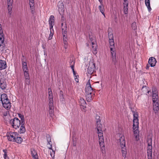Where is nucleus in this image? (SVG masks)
Masks as SVG:
<instances>
[{
	"label": "nucleus",
	"instance_id": "obj_11",
	"mask_svg": "<svg viewBox=\"0 0 159 159\" xmlns=\"http://www.w3.org/2000/svg\"><path fill=\"white\" fill-rule=\"evenodd\" d=\"M108 38L110 50H113L114 48V42L113 39V35L111 33H109Z\"/></svg>",
	"mask_w": 159,
	"mask_h": 159
},
{
	"label": "nucleus",
	"instance_id": "obj_5",
	"mask_svg": "<svg viewBox=\"0 0 159 159\" xmlns=\"http://www.w3.org/2000/svg\"><path fill=\"white\" fill-rule=\"evenodd\" d=\"M49 95V116L52 117L53 113V96L52 92L51 89H48Z\"/></svg>",
	"mask_w": 159,
	"mask_h": 159
},
{
	"label": "nucleus",
	"instance_id": "obj_27",
	"mask_svg": "<svg viewBox=\"0 0 159 159\" xmlns=\"http://www.w3.org/2000/svg\"><path fill=\"white\" fill-rule=\"evenodd\" d=\"M145 2L146 6L147 7L148 11H150L151 9L150 6V0H145Z\"/></svg>",
	"mask_w": 159,
	"mask_h": 159
},
{
	"label": "nucleus",
	"instance_id": "obj_15",
	"mask_svg": "<svg viewBox=\"0 0 159 159\" xmlns=\"http://www.w3.org/2000/svg\"><path fill=\"white\" fill-rule=\"evenodd\" d=\"M3 107L5 109L9 110L11 107V104L9 99L2 103Z\"/></svg>",
	"mask_w": 159,
	"mask_h": 159
},
{
	"label": "nucleus",
	"instance_id": "obj_28",
	"mask_svg": "<svg viewBox=\"0 0 159 159\" xmlns=\"http://www.w3.org/2000/svg\"><path fill=\"white\" fill-rule=\"evenodd\" d=\"M50 34L49 36L48 37V39L49 40H51L52 39L53 35L54 33V31L53 28H52V29L50 28Z\"/></svg>",
	"mask_w": 159,
	"mask_h": 159
},
{
	"label": "nucleus",
	"instance_id": "obj_42",
	"mask_svg": "<svg viewBox=\"0 0 159 159\" xmlns=\"http://www.w3.org/2000/svg\"><path fill=\"white\" fill-rule=\"evenodd\" d=\"M3 152H4V157H7V150H6L3 149Z\"/></svg>",
	"mask_w": 159,
	"mask_h": 159
},
{
	"label": "nucleus",
	"instance_id": "obj_3",
	"mask_svg": "<svg viewBox=\"0 0 159 159\" xmlns=\"http://www.w3.org/2000/svg\"><path fill=\"white\" fill-rule=\"evenodd\" d=\"M7 137L9 141L16 142L17 143H21L22 140L21 138L18 136V134L16 132H7Z\"/></svg>",
	"mask_w": 159,
	"mask_h": 159
},
{
	"label": "nucleus",
	"instance_id": "obj_43",
	"mask_svg": "<svg viewBox=\"0 0 159 159\" xmlns=\"http://www.w3.org/2000/svg\"><path fill=\"white\" fill-rule=\"evenodd\" d=\"M0 34H4L3 33V31L2 30L1 25L0 24Z\"/></svg>",
	"mask_w": 159,
	"mask_h": 159
},
{
	"label": "nucleus",
	"instance_id": "obj_25",
	"mask_svg": "<svg viewBox=\"0 0 159 159\" xmlns=\"http://www.w3.org/2000/svg\"><path fill=\"white\" fill-rule=\"evenodd\" d=\"M21 125L20 127V130L19 131V132L20 134L24 133L26 131L25 129L24 126V124L22 125L21 124Z\"/></svg>",
	"mask_w": 159,
	"mask_h": 159
},
{
	"label": "nucleus",
	"instance_id": "obj_34",
	"mask_svg": "<svg viewBox=\"0 0 159 159\" xmlns=\"http://www.w3.org/2000/svg\"><path fill=\"white\" fill-rule=\"evenodd\" d=\"M7 10L9 14H11V13L12 9V5H7Z\"/></svg>",
	"mask_w": 159,
	"mask_h": 159
},
{
	"label": "nucleus",
	"instance_id": "obj_30",
	"mask_svg": "<svg viewBox=\"0 0 159 159\" xmlns=\"http://www.w3.org/2000/svg\"><path fill=\"white\" fill-rule=\"evenodd\" d=\"M98 8L100 10V12L102 13L105 16V14L104 13V7L103 4H101L100 5L98 6Z\"/></svg>",
	"mask_w": 159,
	"mask_h": 159
},
{
	"label": "nucleus",
	"instance_id": "obj_53",
	"mask_svg": "<svg viewBox=\"0 0 159 159\" xmlns=\"http://www.w3.org/2000/svg\"><path fill=\"white\" fill-rule=\"evenodd\" d=\"M74 146H76V144H75V143L74 144Z\"/></svg>",
	"mask_w": 159,
	"mask_h": 159
},
{
	"label": "nucleus",
	"instance_id": "obj_18",
	"mask_svg": "<svg viewBox=\"0 0 159 159\" xmlns=\"http://www.w3.org/2000/svg\"><path fill=\"white\" fill-rule=\"evenodd\" d=\"M4 34H0V49H3L5 46L4 43Z\"/></svg>",
	"mask_w": 159,
	"mask_h": 159
},
{
	"label": "nucleus",
	"instance_id": "obj_17",
	"mask_svg": "<svg viewBox=\"0 0 159 159\" xmlns=\"http://www.w3.org/2000/svg\"><path fill=\"white\" fill-rule=\"evenodd\" d=\"M148 62L151 67H153L155 66L157 61L155 58L151 57L149 58Z\"/></svg>",
	"mask_w": 159,
	"mask_h": 159
},
{
	"label": "nucleus",
	"instance_id": "obj_6",
	"mask_svg": "<svg viewBox=\"0 0 159 159\" xmlns=\"http://www.w3.org/2000/svg\"><path fill=\"white\" fill-rule=\"evenodd\" d=\"M120 142L122 156L125 157L127 153L126 148L125 145V141L124 136L122 135H119V139H118Z\"/></svg>",
	"mask_w": 159,
	"mask_h": 159
},
{
	"label": "nucleus",
	"instance_id": "obj_24",
	"mask_svg": "<svg viewBox=\"0 0 159 159\" xmlns=\"http://www.w3.org/2000/svg\"><path fill=\"white\" fill-rule=\"evenodd\" d=\"M47 140L48 142L47 146L48 148L50 149H52V144L51 141V138L50 136L48 135L47 136Z\"/></svg>",
	"mask_w": 159,
	"mask_h": 159
},
{
	"label": "nucleus",
	"instance_id": "obj_7",
	"mask_svg": "<svg viewBox=\"0 0 159 159\" xmlns=\"http://www.w3.org/2000/svg\"><path fill=\"white\" fill-rule=\"evenodd\" d=\"M22 69L24 72L25 78V82L26 84H29L30 83V80L27 63L24 60H22Z\"/></svg>",
	"mask_w": 159,
	"mask_h": 159
},
{
	"label": "nucleus",
	"instance_id": "obj_55",
	"mask_svg": "<svg viewBox=\"0 0 159 159\" xmlns=\"http://www.w3.org/2000/svg\"><path fill=\"white\" fill-rule=\"evenodd\" d=\"M158 20H159V17H158Z\"/></svg>",
	"mask_w": 159,
	"mask_h": 159
},
{
	"label": "nucleus",
	"instance_id": "obj_21",
	"mask_svg": "<svg viewBox=\"0 0 159 159\" xmlns=\"http://www.w3.org/2000/svg\"><path fill=\"white\" fill-rule=\"evenodd\" d=\"M153 110H154V112L155 113H157L158 110L159 109V104L158 103V102H153Z\"/></svg>",
	"mask_w": 159,
	"mask_h": 159
},
{
	"label": "nucleus",
	"instance_id": "obj_29",
	"mask_svg": "<svg viewBox=\"0 0 159 159\" xmlns=\"http://www.w3.org/2000/svg\"><path fill=\"white\" fill-rule=\"evenodd\" d=\"M19 117L21 119L20 121L21 122V124L23 125L25 124V120L24 118V116L23 115L19 114H18Z\"/></svg>",
	"mask_w": 159,
	"mask_h": 159
},
{
	"label": "nucleus",
	"instance_id": "obj_31",
	"mask_svg": "<svg viewBox=\"0 0 159 159\" xmlns=\"http://www.w3.org/2000/svg\"><path fill=\"white\" fill-rule=\"evenodd\" d=\"M29 0V4L30 7L31 9H33V7L34 6V0Z\"/></svg>",
	"mask_w": 159,
	"mask_h": 159
},
{
	"label": "nucleus",
	"instance_id": "obj_19",
	"mask_svg": "<svg viewBox=\"0 0 159 159\" xmlns=\"http://www.w3.org/2000/svg\"><path fill=\"white\" fill-rule=\"evenodd\" d=\"M31 154L33 159H38L37 153L36 150L34 148L31 149Z\"/></svg>",
	"mask_w": 159,
	"mask_h": 159
},
{
	"label": "nucleus",
	"instance_id": "obj_32",
	"mask_svg": "<svg viewBox=\"0 0 159 159\" xmlns=\"http://www.w3.org/2000/svg\"><path fill=\"white\" fill-rule=\"evenodd\" d=\"M89 67H90L94 70L95 69V64L92 62H90L89 64Z\"/></svg>",
	"mask_w": 159,
	"mask_h": 159
},
{
	"label": "nucleus",
	"instance_id": "obj_16",
	"mask_svg": "<svg viewBox=\"0 0 159 159\" xmlns=\"http://www.w3.org/2000/svg\"><path fill=\"white\" fill-rule=\"evenodd\" d=\"M48 22L50 28H53V26L54 25V17L53 15H51L50 16Z\"/></svg>",
	"mask_w": 159,
	"mask_h": 159
},
{
	"label": "nucleus",
	"instance_id": "obj_8",
	"mask_svg": "<svg viewBox=\"0 0 159 159\" xmlns=\"http://www.w3.org/2000/svg\"><path fill=\"white\" fill-rule=\"evenodd\" d=\"M152 141L151 138L147 139V143L148 146L147 148L148 159H152Z\"/></svg>",
	"mask_w": 159,
	"mask_h": 159
},
{
	"label": "nucleus",
	"instance_id": "obj_47",
	"mask_svg": "<svg viewBox=\"0 0 159 159\" xmlns=\"http://www.w3.org/2000/svg\"><path fill=\"white\" fill-rule=\"evenodd\" d=\"M153 90H154V92H156V93H157V90H156V88H153V89H152V91Z\"/></svg>",
	"mask_w": 159,
	"mask_h": 159
},
{
	"label": "nucleus",
	"instance_id": "obj_33",
	"mask_svg": "<svg viewBox=\"0 0 159 159\" xmlns=\"http://www.w3.org/2000/svg\"><path fill=\"white\" fill-rule=\"evenodd\" d=\"M89 39L91 42V43L96 41L95 37L92 35L89 36Z\"/></svg>",
	"mask_w": 159,
	"mask_h": 159
},
{
	"label": "nucleus",
	"instance_id": "obj_37",
	"mask_svg": "<svg viewBox=\"0 0 159 159\" xmlns=\"http://www.w3.org/2000/svg\"><path fill=\"white\" fill-rule=\"evenodd\" d=\"M52 149V151L50 152V153H51L50 155H51V157L53 158H54V157H55V151H54L52 149Z\"/></svg>",
	"mask_w": 159,
	"mask_h": 159
},
{
	"label": "nucleus",
	"instance_id": "obj_39",
	"mask_svg": "<svg viewBox=\"0 0 159 159\" xmlns=\"http://www.w3.org/2000/svg\"><path fill=\"white\" fill-rule=\"evenodd\" d=\"M70 65H71L70 66V67L72 69V70H73V69H74V66L75 65V61H72L71 62H70Z\"/></svg>",
	"mask_w": 159,
	"mask_h": 159
},
{
	"label": "nucleus",
	"instance_id": "obj_4",
	"mask_svg": "<svg viewBox=\"0 0 159 159\" xmlns=\"http://www.w3.org/2000/svg\"><path fill=\"white\" fill-rule=\"evenodd\" d=\"M86 99L87 101L90 102L92 100L93 96L94 95L93 90L91 87L89 81L87 82L85 87Z\"/></svg>",
	"mask_w": 159,
	"mask_h": 159
},
{
	"label": "nucleus",
	"instance_id": "obj_52",
	"mask_svg": "<svg viewBox=\"0 0 159 159\" xmlns=\"http://www.w3.org/2000/svg\"><path fill=\"white\" fill-rule=\"evenodd\" d=\"M149 92H150V91L148 90V92H147V95H149Z\"/></svg>",
	"mask_w": 159,
	"mask_h": 159
},
{
	"label": "nucleus",
	"instance_id": "obj_22",
	"mask_svg": "<svg viewBox=\"0 0 159 159\" xmlns=\"http://www.w3.org/2000/svg\"><path fill=\"white\" fill-rule=\"evenodd\" d=\"M152 101L153 102H158V96L156 92H154L153 90V93L152 95Z\"/></svg>",
	"mask_w": 159,
	"mask_h": 159
},
{
	"label": "nucleus",
	"instance_id": "obj_2",
	"mask_svg": "<svg viewBox=\"0 0 159 159\" xmlns=\"http://www.w3.org/2000/svg\"><path fill=\"white\" fill-rule=\"evenodd\" d=\"M133 112L134 116L133 128L135 139L136 140L138 141L139 139V131L138 129L139 122L138 118L139 116L137 112L134 111Z\"/></svg>",
	"mask_w": 159,
	"mask_h": 159
},
{
	"label": "nucleus",
	"instance_id": "obj_35",
	"mask_svg": "<svg viewBox=\"0 0 159 159\" xmlns=\"http://www.w3.org/2000/svg\"><path fill=\"white\" fill-rule=\"evenodd\" d=\"M95 70L92 68H90V67H88L87 71L89 74H91L94 72Z\"/></svg>",
	"mask_w": 159,
	"mask_h": 159
},
{
	"label": "nucleus",
	"instance_id": "obj_12",
	"mask_svg": "<svg viewBox=\"0 0 159 159\" xmlns=\"http://www.w3.org/2000/svg\"><path fill=\"white\" fill-rule=\"evenodd\" d=\"M79 103L82 110L84 111H86V103L85 100L82 98H80L79 100Z\"/></svg>",
	"mask_w": 159,
	"mask_h": 159
},
{
	"label": "nucleus",
	"instance_id": "obj_45",
	"mask_svg": "<svg viewBox=\"0 0 159 159\" xmlns=\"http://www.w3.org/2000/svg\"><path fill=\"white\" fill-rule=\"evenodd\" d=\"M93 53L94 54H96L97 53V50H93Z\"/></svg>",
	"mask_w": 159,
	"mask_h": 159
},
{
	"label": "nucleus",
	"instance_id": "obj_38",
	"mask_svg": "<svg viewBox=\"0 0 159 159\" xmlns=\"http://www.w3.org/2000/svg\"><path fill=\"white\" fill-rule=\"evenodd\" d=\"M132 27L133 29L134 30L137 28L136 23L135 22H133L132 24Z\"/></svg>",
	"mask_w": 159,
	"mask_h": 159
},
{
	"label": "nucleus",
	"instance_id": "obj_23",
	"mask_svg": "<svg viewBox=\"0 0 159 159\" xmlns=\"http://www.w3.org/2000/svg\"><path fill=\"white\" fill-rule=\"evenodd\" d=\"M9 99L6 94L4 93L1 95V101L2 103L4 102V101Z\"/></svg>",
	"mask_w": 159,
	"mask_h": 159
},
{
	"label": "nucleus",
	"instance_id": "obj_13",
	"mask_svg": "<svg viewBox=\"0 0 159 159\" xmlns=\"http://www.w3.org/2000/svg\"><path fill=\"white\" fill-rule=\"evenodd\" d=\"M7 87L6 82L3 76L0 75V87L2 89H6Z\"/></svg>",
	"mask_w": 159,
	"mask_h": 159
},
{
	"label": "nucleus",
	"instance_id": "obj_46",
	"mask_svg": "<svg viewBox=\"0 0 159 159\" xmlns=\"http://www.w3.org/2000/svg\"><path fill=\"white\" fill-rule=\"evenodd\" d=\"M73 71V74H74V76H75L76 75V73L75 72V71L74 70V69H73V70H72Z\"/></svg>",
	"mask_w": 159,
	"mask_h": 159
},
{
	"label": "nucleus",
	"instance_id": "obj_54",
	"mask_svg": "<svg viewBox=\"0 0 159 159\" xmlns=\"http://www.w3.org/2000/svg\"><path fill=\"white\" fill-rule=\"evenodd\" d=\"M63 25V23H62V24H61V25Z\"/></svg>",
	"mask_w": 159,
	"mask_h": 159
},
{
	"label": "nucleus",
	"instance_id": "obj_44",
	"mask_svg": "<svg viewBox=\"0 0 159 159\" xmlns=\"http://www.w3.org/2000/svg\"><path fill=\"white\" fill-rule=\"evenodd\" d=\"M78 75H75V81H76L77 82H79V79H78Z\"/></svg>",
	"mask_w": 159,
	"mask_h": 159
},
{
	"label": "nucleus",
	"instance_id": "obj_51",
	"mask_svg": "<svg viewBox=\"0 0 159 159\" xmlns=\"http://www.w3.org/2000/svg\"><path fill=\"white\" fill-rule=\"evenodd\" d=\"M149 67V66H148L147 65V66H146V69H148Z\"/></svg>",
	"mask_w": 159,
	"mask_h": 159
},
{
	"label": "nucleus",
	"instance_id": "obj_48",
	"mask_svg": "<svg viewBox=\"0 0 159 159\" xmlns=\"http://www.w3.org/2000/svg\"><path fill=\"white\" fill-rule=\"evenodd\" d=\"M67 44H66V45L64 44V48H65V49H67Z\"/></svg>",
	"mask_w": 159,
	"mask_h": 159
},
{
	"label": "nucleus",
	"instance_id": "obj_14",
	"mask_svg": "<svg viewBox=\"0 0 159 159\" xmlns=\"http://www.w3.org/2000/svg\"><path fill=\"white\" fill-rule=\"evenodd\" d=\"M111 60L112 64L116 65L117 63V61L116 59V50H111Z\"/></svg>",
	"mask_w": 159,
	"mask_h": 159
},
{
	"label": "nucleus",
	"instance_id": "obj_50",
	"mask_svg": "<svg viewBox=\"0 0 159 159\" xmlns=\"http://www.w3.org/2000/svg\"><path fill=\"white\" fill-rule=\"evenodd\" d=\"M5 159H9L8 157H4Z\"/></svg>",
	"mask_w": 159,
	"mask_h": 159
},
{
	"label": "nucleus",
	"instance_id": "obj_10",
	"mask_svg": "<svg viewBox=\"0 0 159 159\" xmlns=\"http://www.w3.org/2000/svg\"><path fill=\"white\" fill-rule=\"evenodd\" d=\"M10 123L13 128L17 129L19 128L21 122L18 118H15L10 120Z\"/></svg>",
	"mask_w": 159,
	"mask_h": 159
},
{
	"label": "nucleus",
	"instance_id": "obj_20",
	"mask_svg": "<svg viewBox=\"0 0 159 159\" xmlns=\"http://www.w3.org/2000/svg\"><path fill=\"white\" fill-rule=\"evenodd\" d=\"M7 66V64L6 61L0 60V70L6 69Z\"/></svg>",
	"mask_w": 159,
	"mask_h": 159
},
{
	"label": "nucleus",
	"instance_id": "obj_41",
	"mask_svg": "<svg viewBox=\"0 0 159 159\" xmlns=\"http://www.w3.org/2000/svg\"><path fill=\"white\" fill-rule=\"evenodd\" d=\"M62 30L63 36L64 35L66 36V30H64V29L62 28Z\"/></svg>",
	"mask_w": 159,
	"mask_h": 159
},
{
	"label": "nucleus",
	"instance_id": "obj_9",
	"mask_svg": "<svg viewBox=\"0 0 159 159\" xmlns=\"http://www.w3.org/2000/svg\"><path fill=\"white\" fill-rule=\"evenodd\" d=\"M123 11L125 15V16H122L121 17V21H122L123 23L125 22V19H127V17L128 5H129V2L128 0H123Z\"/></svg>",
	"mask_w": 159,
	"mask_h": 159
},
{
	"label": "nucleus",
	"instance_id": "obj_26",
	"mask_svg": "<svg viewBox=\"0 0 159 159\" xmlns=\"http://www.w3.org/2000/svg\"><path fill=\"white\" fill-rule=\"evenodd\" d=\"M91 43V45L92 47V49L93 50H97L98 49V45L96 42H92Z\"/></svg>",
	"mask_w": 159,
	"mask_h": 159
},
{
	"label": "nucleus",
	"instance_id": "obj_1",
	"mask_svg": "<svg viewBox=\"0 0 159 159\" xmlns=\"http://www.w3.org/2000/svg\"><path fill=\"white\" fill-rule=\"evenodd\" d=\"M99 116L96 117V125L97 129L98 131V134L99 137V143L100 147H101L102 150H103L104 149V143L103 138V134L102 125L100 124V120L99 119Z\"/></svg>",
	"mask_w": 159,
	"mask_h": 159
},
{
	"label": "nucleus",
	"instance_id": "obj_36",
	"mask_svg": "<svg viewBox=\"0 0 159 159\" xmlns=\"http://www.w3.org/2000/svg\"><path fill=\"white\" fill-rule=\"evenodd\" d=\"M63 37L64 44L66 45V44H67V38L66 36L64 35L63 36Z\"/></svg>",
	"mask_w": 159,
	"mask_h": 159
},
{
	"label": "nucleus",
	"instance_id": "obj_49",
	"mask_svg": "<svg viewBox=\"0 0 159 159\" xmlns=\"http://www.w3.org/2000/svg\"><path fill=\"white\" fill-rule=\"evenodd\" d=\"M98 1L100 2L101 4H102V0H98Z\"/></svg>",
	"mask_w": 159,
	"mask_h": 159
},
{
	"label": "nucleus",
	"instance_id": "obj_40",
	"mask_svg": "<svg viewBox=\"0 0 159 159\" xmlns=\"http://www.w3.org/2000/svg\"><path fill=\"white\" fill-rule=\"evenodd\" d=\"M13 0H7V5H12Z\"/></svg>",
	"mask_w": 159,
	"mask_h": 159
}]
</instances>
